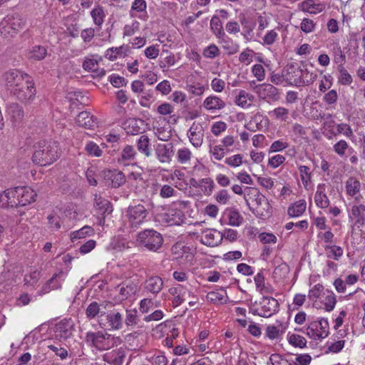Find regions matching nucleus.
<instances>
[{
  "instance_id": "412c9836",
  "label": "nucleus",
  "mask_w": 365,
  "mask_h": 365,
  "mask_svg": "<svg viewBox=\"0 0 365 365\" xmlns=\"http://www.w3.org/2000/svg\"><path fill=\"white\" fill-rule=\"evenodd\" d=\"M202 106L205 110L213 112L224 109L226 103L220 97L211 95L204 100Z\"/></svg>"
},
{
  "instance_id": "49530a36",
  "label": "nucleus",
  "mask_w": 365,
  "mask_h": 365,
  "mask_svg": "<svg viewBox=\"0 0 365 365\" xmlns=\"http://www.w3.org/2000/svg\"><path fill=\"white\" fill-rule=\"evenodd\" d=\"M94 232V230L93 227L88 225H86L83 227L81 229L73 232L71 233V240L72 242H74L75 240L81 239L86 237L87 235L90 236L93 235Z\"/></svg>"
},
{
  "instance_id": "a18cd8bd",
  "label": "nucleus",
  "mask_w": 365,
  "mask_h": 365,
  "mask_svg": "<svg viewBox=\"0 0 365 365\" xmlns=\"http://www.w3.org/2000/svg\"><path fill=\"white\" fill-rule=\"evenodd\" d=\"M210 29L217 38H220L225 35L222 21H220V18L217 16H214L211 19Z\"/></svg>"
},
{
  "instance_id": "37998d69",
  "label": "nucleus",
  "mask_w": 365,
  "mask_h": 365,
  "mask_svg": "<svg viewBox=\"0 0 365 365\" xmlns=\"http://www.w3.org/2000/svg\"><path fill=\"white\" fill-rule=\"evenodd\" d=\"M337 71L339 73V83L343 86H349L352 83V76L349 74L344 66H337Z\"/></svg>"
},
{
  "instance_id": "4c0bfd02",
  "label": "nucleus",
  "mask_w": 365,
  "mask_h": 365,
  "mask_svg": "<svg viewBox=\"0 0 365 365\" xmlns=\"http://www.w3.org/2000/svg\"><path fill=\"white\" fill-rule=\"evenodd\" d=\"M229 220V225L232 226H240L243 222V217L235 208H228L225 212Z\"/></svg>"
},
{
  "instance_id": "9b49d317",
  "label": "nucleus",
  "mask_w": 365,
  "mask_h": 365,
  "mask_svg": "<svg viewBox=\"0 0 365 365\" xmlns=\"http://www.w3.org/2000/svg\"><path fill=\"white\" fill-rule=\"evenodd\" d=\"M250 210L258 218L267 219L272 215V206L264 195L260 196L257 203L250 206Z\"/></svg>"
},
{
  "instance_id": "39448f33",
  "label": "nucleus",
  "mask_w": 365,
  "mask_h": 365,
  "mask_svg": "<svg viewBox=\"0 0 365 365\" xmlns=\"http://www.w3.org/2000/svg\"><path fill=\"white\" fill-rule=\"evenodd\" d=\"M189 202L187 201H177L170 204L165 212L161 215V220L169 225H180L185 220V215L182 210L186 207Z\"/></svg>"
},
{
  "instance_id": "052dcab7",
  "label": "nucleus",
  "mask_w": 365,
  "mask_h": 365,
  "mask_svg": "<svg viewBox=\"0 0 365 365\" xmlns=\"http://www.w3.org/2000/svg\"><path fill=\"white\" fill-rule=\"evenodd\" d=\"M220 54L219 48L215 44H210L203 49L202 55L207 58L213 59Z\"/></svg>"
},
{
  "instance_id": "7c9ffc66",
  "label": "nucleus",
  "mask_w": 365,
  "mask_h": 365,
  "mask_svg": "<svg viewBox=\"0 0 365 365\" xmlns=\"http://www.w3.org/2000/svg\"><path fill=\"white\" fill-rule=\"evenodd\" d=\"M324 184L319 185L314 195L316 205L320 208H327L329 205V200L324 192Z\"/></svg>"
},
{
  "instance_id": "603ef678",
  "label": "nucleus",
  "mask_w": 365,
  "mask_h": 365,
  "mask_svg": "<svg viewBox=\"0 0 365 365\" xmlns=\"http://www.w3.org/2000/svg\"><path fill=\"white\" fill-rule=\"evenodd\" d=\"M288 341L289 343L295 347L304 348L307 346L306 339L299 334H288Z\"/></svg>"
},
{
  "instance_id": "1a4fd4ad",
  "label": "nucleus",
  "mask_w": 365,
  "mask_h": 365,
  "mask_svg": "<svg viewBox=\"0 0 365 365\" xmlns=\"http://www.w3.org/2000/svg\"><path fill=\"white\" fill-rule=\"evenodd\" d=\"M329 322L327 319L322 318L319 321L312 322L307 329V334L313 339H319L327 337L329 334Z\"/></svg>"
},
{
  "instance_id": "20e7f679",
  "label": "nucleus",
  "mask_w": 365,
  "mask_h": 365,
  "mask_svg": "<svg viewBox=\"0 0 365 365\" xmlns=\"http://www.w3.org/2000/svg\"><path fill=\"white\" fill-rule=\"evenodd\" d=\"M136 241L140 247L151 252H156L162 247L163 237L156 230L146 229L138 234Z\"/></svg>"
},
{
  "instance_id": "a19ab883",
  "label": "nucleus",
  "mask_w": 365,
  "mask_h": 365,
  "mask_svg": "<svg viewBox=\"0 0 365 365\" xmlns=\"http://www.w3.org/2000/svg\"><path fill=\"white\" fill-rule=\"evenodd\" d=\"M306 202L304 200H299L292 204L288 208V215L291 217H299L304 213L306 210Z\"/></svg>"
},
{
  "instance_id": "0eeeda50",
  "label": "nucleus",
  "mask_w": 365,
  "mask_h": 365,
  "mask_svg": "<svg viewBox=\"0 0 365 365\" xmlns=\"http://www.w3.org/2000/svg\"><path fill=\"white\" fill-rule=\"evenodd\" d=\"M85 341L91 346L99 351H103L108 350L114 345L115 337L101 331H88L86 334Z\"/></svg>"
},
{
  "instance_id": "e433bc0d",
  "label": "nucleus",
  "mask_w": 365,
  "mask_h": 365,
  "mask_svg": "<svg viewBox=\"0 0 365 365\" xmlns=\"http://www.w3.org/2000/svg\"><path fill=\"white\" fill-rule=\"evenodd\" d=\"M331 55L333 56V61L337 64V66H344L346 61L345 53L338 43L333 46Z\"/></svg>"
},
{
  "instance_id": "393cba45",
  "label": "nucleus",
  "mask_w": 365,
  "mask_h": 365,
  "mask_svg": "<svg viewBox=\"0 0 365 365\" xmlns=\"http://www.w3.org/2000/svg\"><path fill=\"white\" fill-rule=\"evenodd\" d=\"M7 113L14 124L20 123L24 117V111L18 103H12L7 106Z\"/></svg>"
},
{
  "instance_id": "69168bd1",
  "label": "nucleus",
  "mask_w": 365,
  "mask_h": 365,
  "mask_svg": "<svg viewBox=\"0 0 365 365\" xmlns=\"http://www.w3.org/2000/svg\"><path fill=\"white\" fill-rule=\"evenodd\" d=\"M299 172L300 174L302 183L306 187L311 180V173L309 168L306 165H300L299 167Z\"/></svg>"
},
{
  "instance_id": "f704fd0d",
  "label": "nucleus",
  "mask_w": 365,
  "mask_h": 365,
  "mask_svg": "<svg viewBox=\"0 0 365 365\" xmlns=\"http://www.w3.org/2000/svg\"><path fill=\"white\" fill-rule=\"evenodd\" d=\"M119 287V294L122 299H126L134 295L137 289L136 285L131 282H123Z\"/></svg>"
},
{
  "instance_id": "f257e3e1",
  "label": "nucleus",
  "mask_w": 365,
  "mask_h": 365,
  "mask_svg": "<svg viewBox=\"0 0 365 365\" xmlns=\"http://www.w3.org/2000/svg\"><path fill=\"white\" fill-rule=\"evenodd\" d=\"M36 193L29 187H16L6 190L1 195L7 207H23L36 200Z\"/></svg>"
},
{
  "instance_id": "8fccbe9b",
  "label": "nucleus",
  "mask_w": 365,
  "mask_h": 365,
  "mask_svg": "<svg viewBox=\"0 0 365 365\" xmlns=\"http://www.w3.org/2000/svg\"><path fill=\"white\" fill-rule=\"evenodd\" d=\"M326 255L328 258L338 260L343 255V250L336 245H327L325 247Z\"/></svg>"
},
{
  "instance_id": "ea45409f",
  "label": "nucleus",
  "mask_w": 365,
  "mask_h": 365,
  "mask_svg": "<svg viewBox=\"0 0 365 365\" xmlns=\"http://www.w3.org/2000/svg\"><path fill=\"white\" fill-rule=\"evenodd\" d=\"M105 312L101 311V304L96 302H92L86 309V315L88 319H93L96 317H101Z\"/></svg>"
},
{
  "instance_id": "bf43d9fd",
  "label": "nucleus",
  "mask_w": 365,
  "mask_h": 365,
  "mask_svg": "<svg viewBox=\"0 0 365 365\" xmlns=\"http://www.w3.org/2000/svg\"><path fill=\"white\" fill-rule=\"evenodd\" d=\"M269 114L277 120L286 121L288 118L289 110L284 107H278L269 112Z\"/></svg>"
},
{
  "instance_id": "9d476101",
  "label": "nucleus",
  "mask_w": 365,
  "mask_h": 365,
  "mask_svg": "<svg viewBox=\"0 0 365 365\" xmlns=\"http://www.w3.org/2000/svg\"><path fill=\"white\" fill-rule=\"evenodd\" d=\"M254 91L259 99L268 103L277 101L280 98L279 89L269 83L256 85L254 87Z\"/></svg>"
},
{
  "instance_id": "09e8293b",
  "label": "nucleus",
  "mask_w": 365,
  "mask_h": 365,
  "mask_svg": "<svg viewBox=\"0 0 365 365\" xmlns=\"http://www.w3.org/2000/svg\"><path fill=\"white\" fill-rule=\"evenodd\" d=\"M47 55V50L42 46H34L29 54V58L35 61H41Z\"/></svg>"
},
{
  "instance_id": "680f3d73",
  "label": "nucleus",
  "mask_w": 365,
  "mask_h": 365,
  "mask_svg": "<svg viewBox=\"0 0 365 365\" xmlns=\"http://www.w3.org/2000/svg\"><path fill=\"white\" fill-rule=\"evenodd\" d=\"M136 151L133 146L127 145L121 152V160L124 161H130L135 159Z\"/></svg>"
},
{
  "instance_id": "ddd939ff",
  "label": "nucleus",
  "mask_w": 365,
  "mask_h": 365,
  "mask_svg": "<svg viewBox=\"0 0 365 365\" xmlns=\"http://www.w3.org/2000/svg\"><path fill=\"white\" fill-rule=\"evenodd\" d=\"M125 309H114L106 316L107 327L109 330H119L123 324Z\"/></svg>"
},
{
  "instance_id": "6e6552de",
  "label": "nucleus",
  "mask_w": 365,
  "mask_h": 365,
  "mask_svg": "<svg viewBox=\"0 0 365 365\" xmlns=\"http://www.w3.org/2000/svg\"><path fill=\"white\" fill-rule=\"evenodd\" d=\"M12 93L21 102L28 103L34 100L36 90L34 83L29 78L21 85L13 88Z\"/></svg>"
},
{
  "instance_id": "f8f14e48",
  "label": "nucleus",
  "mask_w": 365,
  "mask_h": 365,
  "mask_svg": "<svg viewBox=\"0 0 365 365\" xmlns=\"http://www.w3.org/2000/svg\"><path fill=\"white\" fill-rule=\"evenodd\" d=\"M204 128L201 123L193 122L187 131L190 142L195 148H200L203 143Z\"/></svg>"
},
{
  "instance_id": "79ce46f5",
  "label": "nucleus",
  "mask_w": 365,
  "mask_h": 365,
  "mask_svg": "<svg viewBox=\"0 0 365 365\" xmlns=\"http://www.w3.org/2000/svg\"><path fill=\"white\" fill-rule=\"evenodd\" d=\"M286 328V326L282 324H279L277 327L274 325H269L266 328L265 334L270 339H275L285 331Z\"/></svg>"
},
{
  "instance_id": "7ed1b4c3",
  "label": "nucleus",
  "mask_w": 365,
  "mask_h": 365,
  "mask_svg": "<svg viewBox=\"0 0 365 365\" xmlns=\"http://www.w3.org/2000/svg\"><path fill=\"white\" fill-rule=\"evenodd\" d=\"M284 79L290 85L302 86L310 85L317 78V74L310 73L307 69H302L294 65H290L283 73Z\"/></svg>"
},
{
  "instance_id": "2f4dec72",
  "label": "nucleus",
  "mask_w": 365,
  "mask_h": 365,
  "mask_svg": "<svg viewBox=\"0 0 365 365\" xmlns=\"http://www.w3.org/2000/svg\"><path fill=\"white\" fill-rule=\"evenodd\" d=\"M76 123L81 127L91 129L95 125L93 115L88 111L81 112L76 117Z\"/></svg>"
},
{
  "instance_id": "473e14b6",
  "label": "nucleus",
  "mask_w": 365,
  "mask_h": 365,
  "mask_svg": "<svg viewBox=\"0 0 365 365\" xmlns=\"http://www.w3.org/2000/svg\"><path fill=\"white\" fill-rule=\"evenodd\" d=\"M69 270L70 268L65 272L59 269L58 272L54 273L52 277L48 279L53 290L59 289L62 287L61 283L65 280Z\"/></svg>"
},
{
  "instance_id": "5fc2aeb1",
  "label": "nucleus",
  "mask_w": 365,
  "mask_h": 365,
  "mask_svg": "<svg viewBox=\"0 0 365 365\" xmlns=\"http://www.w3.org/2000/svg\"><path fill=\"white\" fill-rule=\"evenodd\" d=\"M215 187V182L210 178L201 179L200 189L205 195H210Z\"/></svg>"
},
{
  "instance_id": "72a5a7b5",
  "label": "nucleus",
  "mask_w": 365,
  "mask_h": 365,
  "mask_svg": "<svg viewBox=\"0 0 365 365\" xmlns=\"http://www.w3.org/2000/svg\"><path fill=\"white\" fill-rule=\"evenodd\" d=\"M137 148L140 153H143L146 158L151 155V148L149 138L145 135H142L137 141Z\"/></svg>"
},
{
  "instance_id": "423d86ee",
  "label": "nucleus",
  "mask_w": 365,
  "mask_h": 365,
  "mask_svg": "<svg viewBox=\"0 0 365 365\" xmlns=\"http://www.w3.org/2000/svg\"><path fill=\"white\" fill-rule=\"evenodd\" d=\"M148 210L142 204L130 205L125 210V218L129 227L133 230L138 229L145 221Z\"/></svg>"
},
{
  "instance_id": "6e6d98bb",
  "label": "nucleus",
  "mask_w": 365,
  "mask_h": 365,
  "mask_svg": "<svg viewBox=\"0 0 365 365\" xmlns=\"http://www.w3.org/2000/svg\"><path fill=\"white\" fill-rule=\"evenodd\" d=\"M85 150L91 157H101L103 154V150L93 141H90L86 145Z\"/></svg>"
},
{
  "instance_id": "4d7b16f0",
  "label": "nucleus",
  "mask_w": 365,
  "mask_h": 365,
  "mask_svg": "<svg viewBox=\"0 0 365 365\" xmlns=\"http://www.w3.org/2000/svg\"><path fill=\"white\" fill-rule=\"evenodd\" d=\"M112 187H119L125 182V175L122 172H113L110 173Z\"/></svg>"
},
{
  "instance_id": "c9c22d12",
  "label": "nucleus",
  "mask_w": 365,
  "mask_h": 365,
  "mask_svg": "<svg viewBox=\"0 0 365 365\" xmlns=\"http://www.w3.org/2000/svg\"><path fill=\"white\" fill-rule=\"evenodd\" d=\"M91 16L93 23L97 26V31L101 29L106 16L103 9L101 6H97L91 11Z\"/></svg>"
},
{
  "instance_id": "aec40b11",
  "label": "nucleus",
  "mask_w": 365,
  "mask_h": 365,
  "mask_svg": "<svg viewBox=\"0 0 365 365\" xmlns=\"http://www.w3.org/2000/svg\"><path fill=\"white\" fill-rule=\"evenodd\" d=\"M144 121L138 118H129L123 123V128L128 135H138L142 133Z\"/></svg>"
},
{
  "instance_id": "58836bf2",
  "label": "nucleus",
  "mask_w": 365,
  "mask_h": 365,
  "mask_svg": "<svg viewBox=\"0 0 365 365\" xmlns=\"http://www.w3.org/2000/svg\"><path fill=\"white\" fill-rule=\"evenodd\" d=\"M361 189V182L354 177L349 178L346 182V190L347 195L351 197L356 196Z\"/></svg>"
},
{
  "instance_id": "0e129e2a",
  "label": "nucleus",
  "mask_w": 365,
  "mask_h": 365,
  "mask_svg": "<svg viewBox=\"0 0 365 365\" xmlns=\"http://www.w3.org/2000/svg\"><path fill=\"white\" fill-rule=\"evenodd\" d=\"M324 286L321 284H317L314 286L312 289L309 291L308 298L314 302H316L319 298L324 291Z\"/></svg>"
},
{
  "instance_id": "c756f323",
  "label": "nucleus",
  "mask_w": 365,
  "mask_h": 365,
  "mask_svg": "<svg viewBox=\"0 0 365 365\" xmlns=\"http://www.w3.org/2000/svg\"><path fill=\"white\" fill-rule=\"evenodd\" d=\"M4 19L18 33L26 24V19L19 14H9Z\"/></svg>"
},
{
  "instance_id": "de8ad7c7",
  "label": "nucleus",
  "mask_w": 365,
  "mask_h": 365,
  "mask_svg": "<svg viewBox=\"0 0 365 365\" xmlns=\"http://www.w3.org/2000/svg\"><path fill=\"white\" fill-rule=\"evenodd\" d=\"M125 324L128 327L136 325L138 322V312L135 309L124 311Z\"/></svg>"
},
{
  "instance_id": "f03ea898",
  "label": "nucleus",
  "mask_w": 365,
  "mask_h": 365,
  "mask_svg": "<svg viewBox=\"0 0 365 365\" xmlns=\"http://www.w3.org/2000/svg\"><path fill=\"white\" fill-rule=\"evenodd\" d=\"M33 162L41 166L53 163L58 158V147L55 143L40 140L34 145Z\"/></svg>"
},
{
  "instance_id": "774afa93",
  "label": "nucleus",
  "mask_w": 365,
  "mask_h": 365,
  "mask_svg": "<svg viewBox=\"0 0 365 365\" xmlns=\"http://www.w3.org/2000/svg\"><path fill=\"white\" fill-rule=\"evenodd\" d=\"M191 152L187 148L179 149L177 153L178 160L180 163H185L190 160Z\"/></svg>"
},
{
  "instance_id": "13d9d810",
  "label": "nucleus",
  "mask_w": 365,
  "mask_h": 365,
  "mask_svg": "<svg viewBox=\"0 0 365 365\" xmlns=\"http://www.w3.org/2000/svg\"><path fill=\"white\" fill-rule=\"evenodd\" d=\"M327 294L324 299V309L327 312H331L334 309L336 299L333 292L327 290Z\"/></svg>"
},
{
  "instance_id": "2eb2a0df",
  "label": "nucleus",
  "mask_w": 365,
  "mask_h": 365,
  "mask_svg": "<svg viewBox=\"0 0 365 365\" xmlns=\"http://www.w3.org/2000/svg\"><path fill=\"white\" fill-rule=\"evenodd\" d=\"M260 313L259 316L262 317H269L272 316L279 308L278 301L272 297H263L259 302Z\"/></svg>"
},
{
  "instance_id": "a878e982",
  "label": "nucleus",
  "mask_w": 365,
  "mask_h": 365,
  "mask_svg": "<svg viewBox=\"0 0 365 365\" xmlns=\"http://www.w3.org/2000/svg\"><path fill=\"white\" fill-rule=\"evenodd\" d=\"M163 287V281L158 276H152L145 282V289L154 294L159 293Z\"/></svg>"
},
{
  "instance_id": "4468645a",
  "label": "nucleus",
  "mask_w": 365,
  "mask_h": 365,
  "mask_svg": "<svg viewBox=\"0 0 365 365\" xmlns=\"http://www.w3.org/2000/svg\"><path fill=\"white\" fill-rule=\"evenodd\" d=\"M173 148L174 146L172 143L158 144L155 150L157 159L161 163H170L174 155Z\"/></svg>"
},
{
  "instance_id": "c03bdc74",
  "label": "nucleus",
  "mask_w": 365,
  "mask_h": 365,
  "mask_svg": "<svg viewBox=\"0 0 365 365\" xmlns=\"http://www.w3.org/2000/svg\"><path fill=\"white\" fill-rule=\"evenodd\" d=\"M347 150L350 153L354 152V149L349 148L347 142L344 140H340L333 145V150L340 157H344Z\"/></svg>"
},
{
  "instance_id": "bb28decb",
  "label": "nucleus",
  "mask_w": 365,
  "mask_h": 365,
  "mask_svg": "<svg viewBox=\"0 0 365 365\" xmlns=\"http://www.w3.org/2000/svg\"><path fill=\"white\" fill-rule=\"evenodd\" d=\"M324 6L316 2L315 0H305L300 4V9L302 11L317 14L324 9Z\"/></svg>"
},
{
  "instance_id": "c85d7f7f",
  "label": "nucleus",
  "mask_w": 365,
  "mask_h": 365,
  "mask_svg": "<svg viewBox=\"0 0 365 365\" xmlns=\"http://www.w3.org/2000/svg\"><path fill=\"white\" fill-rule=\"evenodd\" d=\"M257 188L252 187H246L244 190V198L247 205L250 208L253 204L257 203V200L260 196H263Z\"/></svg>"
},
{
  "instance_id": "e2e57ef3",
  "label": "nucleus",
  "mask_w": 365,
  "mask_h": 365,
  "mask_svg": "<svg viewBox=\"0 0 365 365\" xmlns=\"http://www.w3.org/2000/svg\"><path fill=\"white\" fill-rule=\"evenodd\" d=\"M170 293L171 294L179 295L185 301L191 295V292L189 291L187 289H186L182 285H178L176 287L170 289Z\"/></svg>"
},
{
  "instance_id": "a211bd4d",
  "label": "nucleus",
  "mask_w": 365,
  "mask_h": 365,
  "mask_svg": "<svg viewBox=\"0 0 365 365\" xmlns=\"http://www.w3.org/2000/svg\"><path fill=\"white\" fill-rule=\"evenodd\" d=\"M222 240L221 232L215 229L206 230L202 232L201 242L209 247L219 245Z\"/></svg>"
},
{
  "instance_id": "5701e85b",
  "label": "nucleus",
  "mask_w": 365,
  "mask_h": 365,
  "mask_svg": "<svg viewBox=\"0 0 365 365\" xmlns=\"http://www.w3.org/2000/svg\"><path fill=\"white\" fill-rule=\"evenodd\" d=\"M72 324L70 321L62 320L55 327L56 336L60 339H67L72 334Z\"/></svg>"
},
{
  "instance_id": "b1692460",
  "label": "nucleus",
  "mask_w": 365,
  "mask_h": 365,
  "mask_svg": "<svg viewBox=\"0 0 365 365\" xmlns=\"http://www.w3.org/2000/svg\"><path fill=\"white\" fill-rule=\"evenodd\" d=\"M239 21L243 27L242 35L244 38L247 41L251 40L253 36V30L255 29V24L243 13L239 14Z\"/></svg>"
},
{
  "instance_id": "3c124183",
  "label": "nucleus",
  "mask_w": 365,
  "mask_h": 365,
  "mask_svg": "<svg viewBox=\"0 0 365 365\" xmlns=\"http://www.w3.org/2000/svg\"><path fill=\"white\" fill-rule=\"evenodd\" d=\"M0 33L4 38H10L17 34L12 26L4 19L0 23Z\"/></svg>"
},
{
  "instance_id": "4be33fe9",
  "label": "nucleus",
  "mask_w": 365,
  "mask_h": 365,
  "mask_svg": "<svg viewBox=\"0 0 365 365\" xmlns=\"http://www.w3.org/2000/svg\"><path fill=\"white\" fill-rule=\"evenodd\" d=\"M349 218L354 221V225L357 227H362L365 224V205L360 204L352 206Z\"/></svg>"
},
{
  "instance_id": "cd10ccee",
  "label": "nucleus",
  "mask_w": 365,
  "mask_h": 365,
  "mask_svg": "<svg viewBox=\"0 0 365 365\" xmlns=\"http://www.w3.org/2000/svg\"><path fill=\"white\" fill-rule=\"evenodd\" d=\"M207 299L214 304H226L228 299L226 290L220 288L207 293Z\"/></svg>"
},
{
  "instance_id": "6ab92c4d",
  "label": "nucleus",
  "mask_w": 365,
  "mask_h": 365,
  "mask_svg": "<svg viewBox=\"0 0 365 365\" xmlns=\"http://www.w3.org/2000/svg\"><path fill=\"white\" fill-rule=\"evenodd\" d=\"M93 206L96 213L99 215L107 216L113 212L111 202L98 195H95Z\"/></svg>"
},
{
  "instance_id": "f3484780",
  "label": "nucleus",
  "mask_w": 365,
  "mask_h": 365,
  "mask_svg": "<svg viewBox=\"0 0 365 365\" xmlns=\"http://www.w3.org/2000/svg\"><path fill=\"white\" fill-rule=\"evenodd\" d=\"M126 356V350L123 347L112 349L103 355L104 361L112 365H122Z\"/></svg>"
},
{
  "instance_id": "864d4df0",
  "label": "nucleus",
  "mask_w": 365,
  "mask_h": 365,
  "mask_svg": "<svg viewBox=\"0 0 365 365\" xmlns=\"http://www.w3.org/2000/svg\"><path fill=\"white\" fill-rule=\"evenodd\" d=\"M289 265L285 262H282L274 269L273 276L278 279H284L289 273Z\"/></svg>"
},
{
  "instance_id": "dca6fc26",
  "label": "nucleus",
  "mask_w": 365,
  "mask_h": 365,
  "mask_svg": "<svg viewBox=\"0 0 365 365\" xmlns=\"http://www.w3.org/2000/svg\"><path fill=\"white\" fill-rule=\"evenodd\" d=\"M4 80L6 86L12 91L13 88L21 85L29 77L27 74L22 73L19 70H10L5 73Z\"/></svg>"
},
{
  "instance_id": "338daca9",
  "label": "nucleus",
  "mask_w": 365,
  "mask_h": 365,
  "mask_svg": "<svg viewBox=\"0 0 365 365\" xmlns=\"http://www.w3.org/2000/svg\"><path fill=\"white\" fill-rule=\"evenodd\" d=\"M315 26L316 24L314 22L313 20L308 18H304L302 21L300 28L303 32L308 34L314 31L315 29Z\"/></svg>"
}]
</instances>
